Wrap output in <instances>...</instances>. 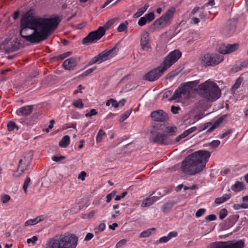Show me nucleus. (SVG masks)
Listing matches in <instances>:
<instances>
[{"label":"nucleus","instance_id":"nucleus-1","mask_svg":"<svg viewBox=\"0 0 248 248\" xmlns=\"http://www.w3.org/2000/svg\"><path fill=\"white\" fill-rule=\"evenodd\" d=\"M60 22L58 16L42 18L34 16L31 11H28L21 19L20 34L26 41L37 44L46 39L57 29Z\"/></svg>","mask_w":248,"mask_h":248},{"label":"nucleus","instance_id":"nucleus-2","mask_svg":"<svg viewBox=\"0 0 248 248\" xmlns=\"http://www.w3.org/2000/svg\"><path fill=\"white\" fill-rule=\"evenodd\" d=\"M210 153L199 150L187 155L182 162L181 170L183 173L194 175L200 173L205 167L210 156Z\"/></svg>","mask_w":248,"mask_h":248},{"label":"nucleus","instance_id":"nucleus-3","mask_svg":"<svg viewBox=\"0 0 248 248\" xmlns=\"http://www.w3.org/2000/svg\"><path fill=\"white\" fill-rule=\"evenodd\" d=\"M181 56L182 53L178 49H175L170 52L165 57L160 66L153 69L144 75V79L149 81H154L157 80L165 71L176 62Z\"/></svg>","mask_w":248,"mask_h":248},{"label":"nucleus","instance_id":"nucleus-4","mask_svg":"<svg viewBox=\"0 0 248 248\" xmlns=\"http://www.w3.org/2000/svg\"><path fill=\"white\" fill-rule=\"evenodd\" d=\"M76 237L71 234L56 235L48 239L46 244V248H75Z\"/></svg>","mask_w":248,"mask_h":248},{"label":"nucleus","instance_id":"nucleus-5","mask_svg":"<svg viewBox=\"0 0 248 248\" xmlns=\"http://www.w3.org/2000/svg\"><path fill=\"white\" fill-rule=\"evenodd\" d=\"M198 93L202 97L210 101L217 99L221 95V91L216 83L207 80L198 86Z\"/></svg>","mask_w":248,"mask_h":248},{"label":"nucleus","instance_id":"nucleus-6","mask_svg":"<svg viewBox=\"0 0 248 248\" xmlns=\"http://www.w3.org/2000/svg\"><path fill=\"white\" fill-rule=\"evenodd\" d=\"M196 81L188 82L185 83L175 91L173 95L169 100H176V102H179V99L181 97H183L184 99L189 98L192 91V87L196 86Z\"/></svg>","mask_w":248,"mask_h":248},{"label":"nucleus","instance_id":"nucleus-7","mask_svg":"<svg viewBox=\"0 0 248 248\" xmlns=\"http://www.w3.org/2000/svg\"><path fill=\"white\" fill-rule=\"evenodd\" d=\"M116 54L117 50L115 47L108 50L103 51L92 59L89 62V65H91L95 63H100L112 58Z\"/></svg>","mask_w":248,"mask_h":248},{"label":"nucleus","instance_id":"nucleus-8","mask_svg":"<svg viewBox=\"0 0 248 248\" xmlns=\"http://www.w3.org/2000/svg\"><path fill=\"white\" fill-rule=\"evenodd\" d=\"M105 33V29L103 27H99L95 31L90 32L82 40V43L85 45L92 44L99 40Z\"/></svg>","mask_w":248,"mask_h":248},{"label":"nucleus","instance_id":"nucleus-9","mask_svg":"<svg viewBox=\"0 0 248 248\" xmlns=\"http://www.w3.org/2000/svg\"><path fill=\"white\" fill-rule=\"evenodd\" d=\"M223 60L222 55L217 54H204L202 58V62L206 66H215Z\"/></svg>","mask_w":248,"mask_h":248},{"label":"nucleus","instance_id":"nucleus-10","mask_svg":"<svg viewBox=\"0 0 248 248\" xmlns=\"http://www.w3.org/2000/svg\"><path fill=\"white\" fill-rule=\"evenodd\" d=\"M31 155L30 153L25 154L19 160L16 171L13 173L14 177H19L27 169L31 159Z\"/></svg>","mask_w":248,"mask_h":248},{"label":"nucleus","instance_id":"nucleus-11","mask_svg":"<svg viewBox=\"0 0 248 248\" xmlns=\"http://www.w3.org/2000/svg\"><path fill=\"white\" fill-rule=\"evenodd\" d=\"M244 242L242 240L233 242L232 241L216 242L211 245L210 248H243Z\"/></svg>","mask_w":248,"mask_h":248},{"label":"nucleus","instance_id":"nucleus-12","mask_svg":"<svg viewBox=\"0 0 248 248\" xmlns=\"http://www.w3.org/2000/svg\"><path fill=\"white\" fill-rule=\"evenodd\" d=\"M152 137L150 140L160 144L168 145L171 142L169 140L168 136L167 134L160 133L156 131H151Z\"/></svg>","mask_w":248,"mask_h":248},{"label":"nucleus","instance_id":"nucleus-13","mask_svg":"<svg viewBox=\"0 0 248 248\" xmlns=\"http://www.w3.org/2000/svg\"><path fill=\"white\" fill-rule=\"evenodd\" d=\"M151 117L154 121L161 122L167 121L169 119L168 114L161 109L152 112Z\"/></svg>","mask_w":248,"mask_h":248},{"label":"nucleus","instance_id":"nucleus-14","mask_svg":"<svg viewBox=\"0 0 248 248\" xmlns=\"http://www.w3.org/2000/svg\"><path fill=\"white\" fill-rule=\"evenodd\" d=\"M140 45L141 49L143 51H148L151 49V46L149 42V34L147 31H143L140 38Z\"/></svg>","mask_w":248,"mask_h":248},{"label":"nucleus","instance_id":"nucleus-15","mask_svg":"<svg viewBox=\"0 0 248 248\" xmlns=\"http://www.w3.org/2000/svg\"><path fill=\"white\" fill-rule=\"evenodd\" d=\"M238 48V44H234L232 45H222L218 49V51L222 54H226L232 53Z\"/></svg>","mask_w":248,"mask_h":248},{"label":"nucleus","instance_id":"nucleus-16","mask_svg":"<svg viewBox=\"0 0 248 248\" xmlns=\"http://www.w3.org/2000/svg\"><path fill=\"white\" fill-rule=\"evenodd\" d=\"M169 25L168 22L162 15L159 18L155 20L154 24L150 26V31H154L156 29H159L160 27L163 28Z\"/></svg>","mask_w":248,"mask_h":248},{"label":"nucleus","instance_id":"nucleus-17","mask_svg":"<svg viewBox=\"0 0 248 248\" xmlns=\"http://www.w3.org/2000/svg\"><path fill=\"white\" fill-rule=\"evenodd\" d=\"M77 60L75 58H70L65 60L62 65L66 70H73L77 66Z\"/></svg>","mask_w":248,"mask_h":248},{"label":"nucleus","instance_id":"nucleus-18","mask_svg":"<svg viewBox=\"0 0 248 248\" xmlns=\"http://www.w3.org/2000/svg\"><path fill=\"white\" fill-rule=\"evenodd\" d=\"M32 111V106H26L18 109L16 113L19 115L28 116Z\"/></svg>","mask_w":248,"mask_h":248},{"label":"nucleus","instance_id":"nucleus-19","mask_svg":"<svg viewBox=\"0 0 248 248\" xmlns=\"http://www.w3.org/2000/svg\"><path fill=\"white\" fill-rule=\"evenodd\" d=\"M175 11V8L174 7H171V8L169 9L165 13L162 15V16L164 17V18L166 19V20H167L169 25L170 24V21L173 18Z\"/></svg>","mask_w":248,"mask_h":248},{"label":"nucleus","instance_id":"nucleus-20","mask_svg":"<svg viewBox=\"0 0 248 248\" xmlns=\"http://www.w3.org/2000/svg\"><path fill=\"white\" fill-rule=\"evenodd\" d=\"M158 199V198L156 196L147 198L143 201L141 206L143 207L149 206L157 201Z\"/></svg>","mask_w":248,"mask_h":248},{"label":"nucleus","instance_id":"nucleus-21","mask_svg":"<svg viewBox=\"0 0 248 248\" xmlns=\"http://www.w3.org/2000/svg\"><path fill=\"white\" fill-rule=\"evenodd\" d=\"M235 30V26L229 22L228 25L224 28V31L226 32V35H231Z\"/></svg>","mask_w":248,"mask_h":248},{"label":"nucleus","instance_id":"nucleus-22","mask_svg":"<svg viewBox=\"0 0 248 248\" xmlns=\"http://www.w3.org/2000/svg\"><path fill=\"white\" fill-rule=\"evenodd\" d=\"M225 116H223L222 117H219L218 119H217L213 124L211 126V127L209 128L208 130V132H212L213 131L215 128H217L219 126V125L223 122V121L224 120V117H225Z\"/></svg>","mask_w":248,"mask_h":248},{"label":"nucleus","instance_id":"nucleus-23","mask_svg":"<svg viewBox=\"0 0 248 248\" xmlns=\"http://www.w3.org/2000/svg\"><path fill=\"white\" fill-rule=\"evenodd\" d=\"M70 142V137L68 135L64 136L59 142V146L65 148L68 146Z\"/></svg>","mask_w":248,"mask_h":248},{"label":"nucleus","instance_id":"nucleus-24","mask_svg":"<svg viewBox=\"0 0 248 248\" xmlns=\"http://www.w3.org/2000/svg\"><path fill=\"white\" fill-rule=\"evenodd\" d=\"M244 188V185L241 182H237L232 187V189L235 192H239Z\"/></svg>","mask_w":248,"mask_h":248},{"label":"nucleus","instance_id":"nucleus-25","mask_svg":"<svg viewBox=\"0 0 248 248\" xmlns=\"http://www.w3.org/2000/svg\"><path fill=\"white\" fill-rule=\"evenodd\" d=\"M149 5L148 4H145L143 7L140 8L137 12L134 15V18H138L141 16L147 9Z\"/></svg>","mask_w":248,"mask_h":248},{"label":"nucleus","instance_id":"nucleus-26","mask_svg":"<svg viewBox=\"0 0 248 248\" xmlns=\"http://www.w3.org/2000/svg\"><path fill=\"white\" fill-rule=\"evenodd\" d=\"M177 127L175 126L167 127L165 129V132L166 133V134H167L168 136V135L170 136L175 135L177 131Z\"/></svg>","mask_w":248,"mask_h":248},{"label":"nucleus","instance_id":"nucleus-27","mask_svg":"<svg viewBox=\"0 0 248 248\" xmlns=\"http://www.w3.org/2000/svg\"><path fill=\"white\" fill-rule=\"evenodd\" d=\"M41 220V219L40 217H37L35 218L32 219H30L25 222L24 225L25 226H28L29 225H34L40 222Z\"/></svg>","mask_w":248,"mask_h":248},{"label":"nucleus","instance_id":"nucleus-28","mask_svg":"<svg viewBox=\"0 0 248 248\" xmlns=\"http://www.w3.org/2000/svg\"><path fill=\"white\" fill-rule=\"evenodd\" d=\"M155 228H153L151 229H148L146 231H144L142 232L140 234V237H147L149 236L152 234V231H155Z\"/></svg>","mask_w":248,"mask_h":248},{"label":"nucleus","instance_id":"nucleus-29","mask_svg":"<svg viewBox=\"0 0 248 248\" xmlns=\"http://www.w3.org/2000/svg\"><path fill=\"white\" fill-rule=\"evenodd\" d=\"M105 135V132L102 130L100 129L97 135L96 140L97 142H100L102 141V137Z\"/></svg>","mask_w":248,"mask_h":248},{"label":"nucleus","instance_id":"nucleus-30","mask_svg":"<svg viewBox=\"0 0 248 248\" xmlns=\"http://www.w3.org/2000/svg\"><path fill=\"white\" fill-rule=\"evenodd\" d=\"M73 105L76 107L80 108H82L83 107V104L82 103V99H78L77 100L74 101L73 103Z\"/></svg>","mask_w":248,"mask_h":248},{"label":"nucleus","instance_id":"nucleus-31","mask_svg":"<svg viewBox=\"0 0 248 248\" xmlns=\"http://www.w3.org/2000/svg\"><path fill=\"white\" fill-rule=\"evenodd\" d=\"M128 25V23L127 21H125L124 23H121L118 27L117 31L119 32H122L125 31L126 29L127 26Z\"/></svg>","mask_w":248,"mask_h":248},{"label":"nucleus","instance_id":"nucleus-32","mask_svg":"<svg viewBox=\"0 0 248 248\" xmlns=\"http://www.w3.org/2000/svg\"><path fill=\"white\" fill-rule=\"evenodd\" d=\"M189 134L186 130L182 134L177 137L175 139V141L176 142H179L181 139L185 138L188 136Z\"/></svg>","mask_w":248,"mask_h":248},{"label":"nucleus","instance_id":"nucleus-33","mask_svg":"<svg viewBox=\"0 0 248 248\" xmlns=\"http://www.w3.org/2000/svg\"><path fill=\"white\" fill-rule=\"evenodd\" d=\"M72 54V52L71 51H68L65 53H64L59 56H58L57 57H55L54 59H57V60H63L65 58L67 57L68 56H70Z\"/></svg>","mask_w":248,"mask_h":248},{"label":"nucleus","instance_id":"nucleus-34","mask_svg":"<svg viewBox=\"0 0 248 248\" xmlns=\"http://www.w3.org/2000/svg\"><path fill=\"white\" fill-rule=\"evenodd\" d=\"M241 83H242V79L240 78H238L236 80L235 84L232 87V91H235L236 90H237L240 87Z\"/></svg>","mask_w":248,"mask_h":248},{"label":"nucleus","instance_id":"nucleus-35","mask_svg":"<svg viewBox=\"0 0 248 248\" xmlns=\"http://www.w3.org/2000/svg\"><path fill=\"white\" fill-rule=\"evenodd\" d=\"M233 208L235 210H239L241 208H248V204L247 203H241V204H235L233 205Z\"/></svg>","mask_w":248,"mask_h":248},{"label":"nucleus","instance_id":"nucleus-36","mask_svg":"<svg viewBox=\"0 0 248 248\" xmlns=\"http://www.w3.org/2000/svg\"><path fill=\"white\" fill-rule=\"evenodd\" d=\"M15 128L18 129V127L15 123L13 122H10L7 124V128L8 131H11L13 130Z\"/></svg>","mask_w":248,"mask_h":248},{"label":"nucleus","instance_id":"nucleus-37","mask_svg":"<svg viewBox=\"0 0 248 248\" xmlns=\"http://www.w3.org/2000/svg\"><path fill=\"white\" fill-rule=\"evenodd\" d=\"M228 212L227 210L223 208L219 212V217L220 219H224L227 215Z\"/></svg>","mask_w":248,"mask_h":248},{"label":"nucleus","instance_id":"nucleus-38","mask_svg":"<svg viewBox=\"0 0 248 248\" xmlns=\"http://www.w3.org/2000/svg\"><path fill=\"white\" fill-rule=\"evenodd\" d=\"M144 17H145L147 20L148 22H150L153 21L155 18V15L153 12H151L145 15Z\"/></svg>","mask_w":248,"mask_h":248},{"label":"nucleus","instance_id":"nucleus-39","mask_svg":"<svg viewBox=\"0 0 248 248\" xmlns=\"http://www.w3.org/2000/svg\"><path fill=\"white\" fill-rule=\"evenodd\" d=\"M30 182H31V179L29 177H27L24 182L23 186V188L25 193H27V188H28Z\"/></svg>","mask_w":248,"mask_h":248},{"label":"nucleus","instance_id":"nucleus-40","mask_svg":"<svg viewBox=\"0 0 248 248\" xmlns=\"http://www.w3.org/2000/svg\"><path fill=\"white\" fill-rule=\"evenodd\" d=\"M130 113H131L130 111H129L128 110L126 111L124 114H123L121 116L120 119V121L123 122L125 120H126L128 117V116L130 115Z\"/></svg>","mask_w":248,"mask_h":248},{"label":"nucleus","instance_id":"nucleus-41","mask_svg":"<svg viewBox=\"0 0 248 248\" xmlns=\"http://www.w3.org/2000/svg\"><path fill=\"white\" fill-rule=\"evenodd\" d=\"M148 21L146 19L145 17L143 16L141 17L138 21V24L140 26H142L145 25Z\"/></svg>","mask_w":248,"mask_h":248},{"label":"nucleus","instance_id":"nucleus-42","mask_svg":"<svg viewBox=\"0 0 248 248\" xmlns=\"http://www.w3.org/2000/svg\"><path fill=\"white\" fill-rule=\"evenodd\" d=\"M180 108L179 106H172L171 107V111L173 114H178L179 110H180Z\"/></svg>","mask_w":248,"mask_h":248},{"label":"nucleus","instance_id":"nucleus-43","mask_svg":"<svg viewBox=\"0 0 248 248\" xmlns=\"http://www.w3.org/2000/svg\"><path fill=\"white\" fill-rule=\"evenodd\" d=\"M97 114V112L95 109H92L88 113H87L85 114V116L87 117H90L93 115H95Z\"/></svg>","mask_w":248,"mask_h":248},{"label":"nucleus","instance_id":"nucleus-44","mask_svg":"<svg viewBox=\"0 0 248 248\" xmlns=\"http://www.w3.org/2000/svg\"><path fill=\"white\" fill-rule=\"evenodd\" d=\"M10 197L8 195H4L2 196L1 201L3 203L8 202L10 200Z\"/></svg>","mask_w":248,"mask_h":248},{"label":"nucleus","instance_id":"nucleus-45","mask_svg":"<svg viewBox=\"0 0 248 248\" xmlns=\"http://www.w3.org/2000/svg\"><path fill=\"white\" fill-rule=\"evenodd\" d=\"M205 212V210L203 208L199 209L196 213V216L198 217H201Z\"/></svg>","mask_w":248,"mask_h":248},{"label":"nucleus","instance_id":"nucleus-46","mask_svg":"<svg viewBox=\"0 0 248 248\" xmlns=\"http://www.w3.org/2000/svg\"><path fill=\"white\" fill-rule=\"evenodd\" d=\"M126 241H127L126 239H122V240H120L117 243V244L116 245V248H119L122 247L123 246H124V245H125L126 244Z\"/></svg>","mask_w":248,"mask_h":248},{"label":"nucleus","instance_id":"nucleus-47","mask_svg":"<svg viewBox=\"0 0 248 248\" xmlns=\"http://www.w3.org/2000/svg\"><path fill=\"white\" fill-rule=\"evenodd\" d=\"M96 69V67L95 66L94 67H93L92 68H90V69H89L88 70H87L86 71H85L83 73V75L84 76H87L89 74L92 73L93 71H94L95 69Z\"/></svg>","mask_w":248,"mask_h":248},{"label":"nucleus","instance_id":"nucleus-48","mask_svg":"<svg viewBox=\"0 0 248 248\" xmlns=\"http://www.w3.org/2000/svg\"><path fill=\"white\" fill-rule=\"evenodd\" d=\"M65 158V156L61 155L60 156H55L52 157V160L56 162H59L60 161H61L63 159H64Z\"/></svg>","mask_w":248,"mask_h":248},{"label":"nucleus","instance_id":"nucleus-49","mask_svg":"<svg viewBox=\"0 0 248 248\" xmlns=\"http://www.w3.org/2000/svg\"><path fill=\"white\" fill-rule=\"evenodd\" d=\"M86 176V173L84 171H82L80 172V173L78 176V178L79 179H81L82 181H84L85 179V177Z\"/></svg>","mask_w":248,"mask_h":248},{"label":"nucleus","instance_id":"nucleus-50","mask_svg":"<svg viewBox=\"0 0 248 248\" xmlns=\"http://www.w3.org/2000/svg\"><path fill=\"white\" fill-rule=\"evenodd\" d=\"M206 220L207 221L215 220L217 219V217L215 215H210L206 217Z\"/></svg>","mask_w":248,"mask_h":248},{"label":"nucleus","instance_id":"nucleus-51","mask_svg":"<svg viewBox=\"0 0 248 248\" xmlns=\"http://www.w3.org/2000/svg\"><path fill=\"white\" fill-rule=\"evenodd\" d=\"M126 194H127V192H124L122 193L121 195H117L116 196V197H115V200L116 201H119L122 198H124L126 195Z\"/></svg>","mask_w":248,"mask_h":248},{"label":"nucleus","instance_id":"nucleus-52","mask_svg":"<svg viewBox=\"0 0 248 248\" xmlns=\"http://www.w3.org/2000/svg\"><path fill=\"white\" fill-rule=\"evenodd\" d=\"M37 237L36 236H33L31 238L28 239L27 242L28 243H30L31 242L34 243L36 242V241H37Z\"/></svg>","mask_w":248,"mask_h":248},{"label":"nucleus","instance_id":"nucleus-53","mask_svg":"<svg viewBox=\"0 0 248 248\" xmlns=\"http://www.w3.org/2000/svg\"><path fill=\"white\" fill-rule=\"evenodd\" d=\"M232 129H229L226 132H224L221 136H220L221 139H223L224 138L226 137L227 136H228L229 134L232 133Z\"/></svg>","mask_w":248,"mask_h":248},{"label":"nucleus","instance_id":"nucleus-54","mask_svg":"<svg viewBox=\"0 0 248 248\" xmlns=\"http://www.w3.org/2000/svg\"><path fill=\"white\" fill-rule=\"evenodd\" d=\"M170 238L168 236H164L160 238L159 240V242L160 243H166L168 242L170 240Z\"/></svg>","mask_w":248,"mask_h":248},{"label":"nucleus","instance_id":"nucleus-55","mask_svg":"<svg viewBox=\"0 0 248 248\" xmlns=\"http://www.w3.org/2000/svg\"><path fill=\"white\" fill-rule=\"evenodd\" d=\"M93 234L92 233H88L84 239V240L86 241H88L93 238Z\"/></svg>","mask_w":248,"mask_h":248},{"label":"nucleus","instance_id":"nucleus-56","mask_svg":"<svg viewBox=\"0 0 248 248\" xmlns=\"http://www.w3.org/2000/svg\"><path fill=\"white\" fill-rule=\"evenodd\" d=\"M109 101H111V104L113 107H114L115 108H118L117 102L115 100L111 98L109 99Z\"/></svg>","mask_w":248,"mask_h":248},{"label":"nucleus","instance_id":"nucleus-57","mask_svg":"<svg viewBox=\"0 0 248 248\" xmlns=\"http://www.w3.org/2000/svg\"><path fill=\"white\" fill-rule=\"evenodd\" d=\"M215 4L214 0H208V1L204 4V6L207 7L208 6H213Z\"/></svg>","mask_w":248,"mask_h":248},{"label":"nucleus","instance_id":"nucleus-58","mask_svg":"<svg viewBox=\"0 0 248 248\" xmlns=\"http://www.w3.org/2000/svg\"><path fill=\"white\" fill-rule=\"evenodd\" d=\"M220 144V141L218 140H214L211 143L212 146L214 147H217Z\"/></svg>","mask_w":248,"mask_h":248},{"label":"nucleus","instance_id":"nucleus-59","mask_svg":"<svg viewBox=\"0 0 248 248\" xmlns=\"http://www.w3.org/2000/svg\"><path fill=\"white\" fill-rule=\"evenodd\" d=\"M177 235V232H170L168 236L170 239L172 237H176Z\"/></svg>","mask_w":248,"mask_h":248},{"label":"nucleus","instance_id":"nucleus-60","mask_svg":"<svg viewBox=\"0 0 248 248\" xmlns=\"http://www.w3.org/2000/svg\"><path fill=\"white\" fill-rule=\"evenodd\" d=\"M114 196V194H112V193L108 194L107 195V202H109L112 199L113 196Z\"/></svg>","mask_w":248,"mask_h":248},{"label":"nucleus","instance_id":"nucleus-61","mask_svg":"<svg viewBox=\"0 0 248 248\" xmlns=\"http://www.w3.org/2000/svg\"><path fill=\"white\" fill-rule=\"evenodd\" d=\"M105 227H106V225L104 223H100L98 226V230L100 232H102L105 230Z\"/></svg>","mask_w":248,"mask_h":248},{"label":"nucleus","instance_id":"nucleus-62","mask_svg":"<svg viewBox=\"0 0 248 248\" xmlns=\"http://www.w3.org/2000/svg\"><path fill=\"white\" fill-rule=\"evenodd\" d=\"M215 203L217 204H220L224 202L223 200L221 197L216 198L215 200Z\"/></svg>","mask_w":248,"mask_h":248},{"label":"nucleus","instance_id":"nucleus-63","mask_svg":"<svg viewBox=\"0 0 248 248\" xmlns=\"http://www.w3.org/2000/svg\"><path fill=\"white\" fill-rule=\"evenodd\" d=\"M95 211L93 210V211H92L91 212H90V213H89L87 215V217L88 218H92L95 215Z\"/></svg>","mask_w":248,"mask_h":248},{"label":"nucleus","instance_id":"nucleus-64","mask_svg":"<svg viewBox=\"0 0 248 248\" xmlns=\"http://www.w3.org/2000/svg\"><path fill=\"white\" fill-rule=\"evenodd\" d=\"M172 92L170 91H168L164 93L163 94L164 98H168L171 95Z\"/></svg>","mask_w":248,"mask_h":248}]
</instances>
